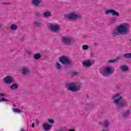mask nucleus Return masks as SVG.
<instances>
[{
	"label": "nucleus",
	"instance_id": "nucleus-1",
	"mask_svg": "<svg viewBox=\"0 0 131 131\" xmlns=\"http://www.w3.org/2000/svg\"><path fill=\"white\" fill-rule=\"evenodd\" d=\"M130 28L128 25L121 24L118 26L112 32V36L115 37L117 35H124L129 32Z\"/></svg>",
	"mask_w": 131,
	"mask_h": 131
},
{
	"label": "nucleus",
	"instance_id": "nucleus-2",
	"mask_svg": "<svg viewBox=\"0 0 131 131\" xmlns=\"http://www.w3.org/2000/svg\"><path fill=\"white\" fill-rule=\"evenodd\" d=\"M113 99L114 100V103L118 106V111L121 110V108L127 107V102L126 99H122V96L119 93H117L113 96Z\"/></svg>",
	"mask_w": 131,
	"mask_h": 131
},
{
	"label": "nucleus",
	"instance_id": "nucleus-3",
	"mask_svg": "<svg viewBox=\"0 0 131 131\" xmlns=\"http://www.w3.org/2000/svg\"><path fill=\"white\" fill-rule=\"evenodd\" d=\"M100 72L103 76L107 77L110 74L113 73V68L110 67H105L100 68Z\"/></svg>",
	"mask_w": 131,
	"mask_h": 131
},
{
	"label": "nucleus",
	"instance_id": "nucleus-4",
	"mask_svg": "<svg viewBox=\"0 0 131 131\" xmlns=\"http://www.w3.org/2000/svg\"><path fill=\"white\" fill-rule=\"evenodd\" d=\"M65 18H67L68 20H76L82 19V16L80 14H75V13H71L68 14H65Z\"/></svg>",
	"mask_w": 131,
	"mask_h": 131
},
{
	"label": "nucleus",
	"instance_id": "nucleus-5",
	"mask_svg": "<svg viewBox=\"0 0 131 131\" xmlns=\"http://www.w3.org/2000/svg\"><path fill=\"white\" fill-rule=\"evenodd\" d=\"M59 61L60 63H61V64H64V65H68L69 66L73 64V61L66 56H62L59 57Z\"/></svg>",
	"mask_w": 131,
	"mask_h": 131
},
{
	"label": "nucleus",
	"instance_id": "nucleus-6",
	"mask_svg": "<svg viewBox=\"0 0 131 131\" xmlns=\"http://www.w3.org/2000/svg\"><path fill=\"white\" fill-rule=\"evenodd\" d=\"M69 91L71 92H77V91H80L81 85H77L76 83L72 82L71 83L67 84Z\"/></svg>",
	"mask_w": 131,
	"mask_h": 131
},
{
	"label": "nucleus",
	"instance_id": "nucleus-7",
	"mask_svg": "<svg viewBox=\"0 0 131 131\" xmlns=\"http://www.w3.org/2000/svg\"><path fill=\"white\" fill-rule=\"evenodd\" d=\"M61 41L62 43L67 47H70L73 42H72V38L70 37L64 36L62 38Z\"/></svg>",
	"mask_w": 131,
	"mask_h": 131
},
{
	"label": "nucleus",
	"instance_id": "nucleus-8",
	"mask_svg": "<svg viewBox=\"0 0 131 131\" xmlns=\"http://www.w3.org/2000/svg\"><path fill=\"white\" fill-rule=\"evenodd\" d=\"M105 14L106 15H109V14H112L113 16H116V17H119V13L114 9H109V10H106L105 11Z\"/></svg>",
	"mask_w": 131,
	"mask_h": 131
},
{
	"label": "nucleus",
	"instance_id": "nucleus-9",
	"mask_svg": "<svg viewBox=\"0 0 131 131\" xmlns=\"http://www.w3.org/2000/svg\"><path fill=\"white\" fill-rule=\"evenodd\" d=\"M50 28L52 31H54L56 32V31H58L59 32L60 30H61V27H60L58 25H51L50 26Z\"/></svg>",
	"mask_w": 131,
	"mask_h": 131
},
{
	"label": "nucleus",
	"instance_id": "nucleus-10",
	"mask_svg": "<svg viewBox=\"0 0 131 131\" xmlns=\"http://www.w3.org/2000/svg\"><path fill=\"white\" fill-rule=\"evenodd\" d=\"M52 124H49L45 122L44 124L42 125L43 129L46 131L50 130V128H52Z\"/></svg>",
	"mask_w": 131,
	"mask_h": 131
},
{
	"label": "nucleus",
	"instance_id": "nucleus-11",
	"mask_svg": "<svg viewBox=\"0 0 131 131\" xmlns=\"http://www.w3.org/2000/svg\"><path fill=\"white\" fill-rule=\"evenodd\" d=\"M3 81H4L6 84H9L13 82V78L11 76H8L3 79Z\"/></svg>",
	"mask_w": 131,
	"mask_h": 131
},
{
	"label": "nucleus",
	"instance_id": "nucleus-12",
	"mask_svg": "<svg viewBox=\"0 0 131 131\" xmlns=\"http://www.w3.org/2000/svg\"><path fill=\"white\" fill-rule=\"evenodd\" d=\"M21 74L25 76H28L30 74V70L24 68L21 69Z\"/></svg>",
	"mask_w": 131,
	"mask_h": 131
},
{
	"label": "nucleus",
	"instance_id": "nucleus-13",
	"mask_svg": "<svg viewBox=\"0 0 131 131\" xmlns=\"http://www.w3.org/2000/svg\"><path fill=\"white\" fill-rule=\"evenodd\" d=\"M42 3V0H32V4L34 7H39L40 4Z\"/></svg>",
	"mask_w": 131,
	"mask_h": 131
},
{
	"label": "nucleus",
	"instance_id": "nucleus-14",
	"mask_svg": "<svg viewBox=\"0 0 131 131\" xmlns=\"http://www.w3.org/2000/svg\"><path fill=\"white\" fill-rule=\"evenodd\" d=\"M83 65L85 67H90V66H92V61L89 60L84 61L83 62Z\"/></svg>",
	"mask_w": 131,
	"mask_h": 131
},
{
	"label": "nucleus",
	"instance_id": "nucleus-15",
	"mask_svg": "<svg viewBox=\"0 0 131 131\" xmlns=\"http://www.w3.org/2000/svg\"><path fill=\"white\" fill-rule=\"evenodd\" d=\"M129 113H130V110H128L126 112L123 113L122 116L124 118H127L129 116Z\"/></svg>",
	"mask_w": 131,
	"mask_h": 131
},
{
	"label": "nucleus",
	"instance_id": "nucleus-16",
	"mask_svg": "<svg viewBox=\"0 0 131 131\" xmlns=\"http://www.w3.org/2000/svg\"><path fill=\"white\" fill-rule=\"evenodd\" d=\"M119 60V57H117L115 59H109L107 60V63H108L109 64H112L113 63H116L117 62V60Z\"/></svg>",
	"mask_w": 131,
	"mask_h": 131
},
{
	"label": "nucleus",
	"instance_id": "nucleus-17",
	"mask_svg": "<svg viewBox=\"0 0 131 131\" xmlns=\"http://www.w3.org/2000/svg\"><path fill=\"white\" fill-rule=\"evenodd\" d=\"M120 70L122 72H124L125 71H128L129 68L127 66L124 65L121 67Z\"/></svg>",
	"mask_w": 131,
	"mask_h": 131
},
{
	"label": "nucleus",
	"instance_id": "nucleus-18",
	"mask_svg": "<svg viewBox=\"0 0 131 131\" xmlns=\"http://www.w3.org/2000/svg\"><path fill=\"white\" fill-rule=\"evenodd\" d=\"M56 131H75L74 129H70L68 130V129L66 127H62L58 129Z\"/></svg>",
	"mask_w": 131,
	"mask_h": 131
},
{
	"label": "nucleus",
	"instance_id": "nucleus-19",
	"mask_svg": "<svg viewBox=\"0 0 131 131\" xmlns=\"http://www.w3.org/2000/svg\"><path fill=\"white\" fill-rule=\"evenodd\" d=\"M18 84L17 83H13V84H12L10 86L11 90H17L18 89Z\"/></svg>",
	"mask_w": 131,
	"mask_h": 131
},
{
	"label": "nucleus",
	"instance_id": "nucleus-20",
	"mask_svg": "<svg viewBox=\"0 0 131 131\" xmlns=\"http://www.w3.org/2000/svg\"><path fill=\"white\" fill-rule=\"evenodd\" d=\"M40 58H41V54L39 53H36L34 55V59H35V60H39Z\"/></svg>",
	"mask_w": 131,
	"mask_h": 131
},
{
	"label": "nucleus",
	"instance_id": "nucleus-21",
	"mask_svg": "<svg viewBox=\"0 0 131 131\" xmlns=\"http://www.w3.org/2000/svg\"><path fill=\"white\" fill-rule=\"evenodd\" d=\"M10 28L11 30L15 31V30H17V28H18V27L16 24H12L10 26Z\"/></svg>",
	"mask_w": 131,
	"mask_h": 131
},
{
	"label": "nucleus",
	"instance_id": "nucleus-22",
	"mask_svg": "<svg viewBox=\"0 0 131 131\" xmlns=\"http://www.w3.org/2000/svg\"><path fill=\"white\" fill-rule=\"evenodd\" d=\"M123 57L125 59H131V53H125Z\"/></svg>",
	"mask_w": 131,
	"mask_h": 131
},
{
	"label": "nucleus",
	"instance_id": "nucleus-23",
	"mask_svg": "<svg viewBox=\"0 0 131 131\" xmlns=\"http://www.w3.org/2000/svg\"><path fill=\"white\" fill-rule=\"evenodd\" d=\"M95 107V104L91 103L87 104L86 106V109L88 110V109H92V108H94Z\"/></svg>",
	"mask_w": 131,
	"mask_h": 131
},
{
	"label": "nucleus",
	"instance_id": "nucleus-24",
	"mask_svg": "<svg viewBox=\"0 0 131 131\" xmlns=\"http://www.w3.org/2000/svg\"><path fill=\"white\" fill-rule=\"evenodd\" d=\"M51 13L50 12H45L43 13V17H45V18H48V17H50L51 16Z\"/></svg>",
	"mask_w": 131,
	"mask_h": 131
},
{
	"label": "nucleus",
	"instance_id": "nucleus-25",
	"mask_svg": "<svg viewBox=\"0 0 131 131\" xmlns=\"http://www.w3.org/2000/svg\"><path fill=\"white\" fill-rule=\"evenodd\" d=\"M103 125H104V127H108V126H109V125H110V123L109 122V121H108V120H105L103 122Z\"/></svg>",
	"mask_w": 131,
	"mask_h": 131
},
{
	"label": "nucleus",
	"instance_id": "nucleus-26",
	"mask_svg": "<svg viewBox=\"0 0 131 131\" xmlns=\"http://www.w3.org/2000/svg\"><path fill=\"white\" fill-rule=\"evenodd\" d=\"M118 19V18H117V17H112V18L110 20V23L112 24L115 23V22H116V21H117Z\"/></svg>",
	"mask_w": 131,
	"mask_h": 131
},
{
	"label": "nucleus",
	"instance_id": "nucleus-27",
	"mask_svg": "<svg viewBox=\"0 0 131 131\" xmlns=\"http://www.w3.org/2000/svg\"><path fill=\"white\" fill-rule=\"evenodd\" d=\"M34 25H35L36 27H39L40 25H41V23L38 21H35L34 22Z\"/></svg>",
	"mask_w": 131,
	"mask_h": 131
},
{
	"label": "nucleus",
	"instance_id": "nucleus-28",
	"mask_svg": "<svg viewBox=\"0 0 131 131\" xmlns=\"http://www.w3.org/2000/svg\"><path fill=\"white\" fill-rule=\"evenodd\" d=\"M56 67L57 68V69H58V70H61V69L62 68V66H61V64L59 63V62H56Z\"/></svg>",
	"mask_w": 131,
	"mask_h": 131
},
{
	"label": "nucleus",
	"instance_id": "nucleus-29",
	"mask_svg": "<svg viewBox=\"0 0 131 131\" xmlns=\"http://www.w3.org/2000/svg\"><path fill=\"white\" fill-rule=\"evenodd\" d=\"M13 111L14 113H21L22 111L19 108H14Z\"/></svg>",
	"mask_w": 131,
	"mask_h": 131
},
{
	"label": "nucleus",
	"instance_id": "nucleus-30",
	"mask_svg": "<svg viewBox=\"0 0 131 131\" xmlns=\"http://www.w3.org/2000/svg\"><path fill=\"white\" fill-rule=\"evenodd\" d=\"M82 49L84 50V51H86V50L89 49V46L85 45H83L82 46Z\"/></svg>",
	"mask_w": 131,
	"mask_h": 131
},
{
	"label": "nucleus",
	"instance_id": "nucleus-31",
	"mask_svg": "<svg viewBox=\"0 0 131 131\" xmlns=\"http://www.w3.org/2000/svg\"><path fill=\"white\" fill-rule=\"evenodd\" d=\"M70 73L71 74V75H77V74H78L79 73L77 72L71 71Z\"/></svg>",
	"mask_w": 131,
	"mask_h": 131
},
{
	"label": "nucleus",
	"instance_id": "nucleus-32",
	"mask_svg": "<svg viewBox=\"0 0 131 131\" xmlns=\"http://www.w3.org/2000/svg\"><path fill=\"white\" fill-rule=\"evenodd\" d=\"M35 15L38 18L40 17V16H41V14H40V12H36L35 13Z\"/></svg>",
	"mask_w": 131,
	"mask_h": 131
},
{
	"label": "nucleus",
	"instance_id": "nucleus-33",
	"mask_svg": "<svg viewBox=\"0 0 131 131\" xmlns=\"http://www.w3.org/2000/svg\"><path fill=\"white\" fill-rule=\"evenodd\" d=\"M47 122L49 123H54V122H55L52 119H48Z\"/></svg>",
	"mask_w": 131,
	"mask_h": 131
},
{
	"label": "nucleus",
	"instance_id": "nucleus-34",
	"mask_svg": "<svg viewBox=\"0 0 131 131\" xmlns=\"http://www.w3.org/2000/svg\"><path fill=\"white\" fill-rule=\"evenodd\" d=\"M8 102V99L5 98H2L1 99H0V102Z\"/></svg>",
	"mask_w": 131,
	"mask_h": 131
},
{
	"label": "nucleus",
	"instance_id": "nucleus-35",
	"mask_svg": "<svg viewBox=\"0 0 131 131\" xmlns=\"http://www.w3.org/2000/svg\"><path fill=\"white\" fill-rule=\"evenodd\" d=\"M2 4V5H11V3H8V2L3 3Z\"/></svg>",
	"mask_w": 131,
	"mask_h": 131
},
{
	"label": "nucleus",
	"instance_id": "nucleus-36",
	"mask_svg": "<svg viewBox=\"0 0 131 131\" xmlns=\"http://www.w3.org/2000/svg\"><path fill=\"white\" fill-rule=\"evenodd\" d=\"M0 97H8V95H6L3 93L0 94Z\"/></svg>",
	"mask_w": 131,
	"mask_h": 131
},
{
	"label": "nucleus",
	"instance_id": "nucleus-37",
	"mask_svg": "<svg viewBox=\"0 0 131 131\" xmlns=\"http://www.w3.org/2000/svg\"><path fill=\"white\" fill-rule=\"evenodd\" d=\"M36 123H37V124H39V120H38V119H36Z\"/></svg>",
	"mask_w": 131,
	"mask_h": 131
},
{
	"label": "nucleus",
	"instance_id": "nucleus-38",
	"mask_svg": "<svg viewBox=\"0 0 131 131\" xmlns=\"http://www.w3.org/2000/svg\"><path fill=\"white\" fill-rule=\"evenodd\" d=\"M19 41H24V38H19Z\"/></svg>",
	"mask_w": 131,
	"mask_h": 131
},
{
	"label": "nucleus",
	"instance_id": "nucleus-39",
	"mask_svg": "<svg viewBox=\"0 0 131 131\" xmlns=\"http://www.w3.org/2000/svg\"><path fill=\"white\" fill-rule=\"evenodd\" d=\"M27 54H28V55H31V52H30L29 51H27Z\"/></svg>",
	"mask_w": 131,
	"mask_h": 131
},
{
	"label": "nucleus",
	"instance_id": "nucleus-40",
	"mask_svg": "<svg viewBox=\"0 0 131 131\" xmlns=\"http://www.w3.org/2000/svg\"><path fill=\"white\" fill-rule=\"evenodd\" d=\"M35 126V124H34V123H33L32 124V127L34 128Z\"/></svg>",
	"mask_w": 131,
	"mask_h": 131
},
{
	"label": "nucleus",
	"instance_id": "nucleus-41",
	"mask_svg": "<svg viewBox=\"0 0 131 131\" xmlns=\"http://www.w3.org/2000/svg\"><path fill=\"white\" fill-rule=\"evenodd\" d=\"M104 110H102V112L101 113V114H104Z\"/></svg>",
	"mask_w": 131,
	"mask_h": 131
},
{
	"label": "nucleus",
	"instance_id": "nucleus-42",
	"mask_svg": "<svg viewBox=\"0 0 131 131\" xmlns=\"http://www.w3.org/2000/svg\"><path fill=\"white\" fill-rule=\"evenodd\" d=\"M129 43H131V39L129 40Z\"/></svg>",
	"mask_w": 131,
	"mask_h": 131
},
{
	"label": "nucleus",
	"instance_id": "nucleus-43",
	"mask_svg": "<svg viewBox=\"0 0 131 131\" xmlns=\"http://www.w3.org/2000/svg\"><path fill=\"white\" fill-rule=\"evenodd\" d=\"M1 27H2V25L0 24V28H1Z\"/></svg>",
	"mask_w": 131,
	"mask_h": 131
}]
</instances>
